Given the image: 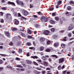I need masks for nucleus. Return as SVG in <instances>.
<instances>
[{
  "mask_svg": "<svg viewBox=\"0 0 74 74\" xmlns=\"http://www.w3.org/2000/svg\"><path fill=\"white\" fill-rule=\"evenodd\" d=\"M6 18L8 20H12V16L11 14L9 13H7L6 14Z\"/></svg>",
  "mask_w": 74,
  "mask_h": 74,
  "instance_id": "nucleus-1",
  "label": "nucleus"
},
{
  "mask_svg": "<svg viewBox=\"0 0 74 74\" xmlns=\"http://www.w3.org/2000/svg\"><path fill=\"white\" fill-rule=\"evenodd\" d=\"M16 2L18 5H20L21 7H23L24 6V4L23 3V2L17 0L16 1Z\"/></svg>",
  "mask_w": 74,
  "mask_h": 74,
  "instance_id": "nucleus-2",
  "label": "nucleus"
},
{
  "mask_svg": "<svg viewBox=\"0 0 74 74\" xmlns=\"http://www.w3.org/2000/svg\"><path fill=\"white\" fill-rule=\"evenodd\" d=\"M74 28V26L73 24H70L68 28V30H71Z\"/></svg>",
  "mask_w": 74,
  "mask_h": 74,
  "instance_id": "nucleus-3",
  "label": "nucleus"
},
{
  "mask_svg": "<svg viewBox=\"0 0 74 74\" xmlns=\"http://www.w3.org/2000/svg\"><path fill=\"white\" fill-rule=\"evenodd\" d=\"M49 31L48 30H45L43 31V34L45 35H46V36H47V35H49Z\"/></svg>",
  "mask_w": 74,
  "mask_h": 74,
  "instance_id": "nucleus-4",
  "label": "nucleus"
},
{
  "mask_svg": "<svg viewBox=\"0 0 74 74\" xmlns=\"http://www.w3.org/2000/svg\"><path fill=\"white\" fill-rule=\"evenodd\" d=\"M23 13L25 16H27V15L29 14V12L25 10H23Z\"/></svg>",
  "mask_w": 74,
  "mask_h": 74,
  "instance_id": "nucleus-5",
  "label": "nucleus"
},
{
  "mask_svg": "<svg viewBox=\"0 0 74 74\" xmlns=\"http://www.w3.org/2000/svg\"><path fill=\"white\" fill-rule=\"evenodd\" d=\"M14 23L15 25H19V21L17 19H15L14 20Z\"/></svg>",
  "mask_w": 74,
  "mask_h": 74,
  "instance_id": "nucleus-6",
  "label": "nucleus"
},
{
  "mask_svg": "<svg viewBox=\"0 0 74 74\" xmlns=\"http://www.w3.org/2000/svg\"><path fill=\"white\" fill-rule=\"evenodd\" d=\"M64 59L62 58L59 60V63H62L63 62H64Z\"/></svg>",
  "mask_w": 74,
  "mask_h": 74,
  "instance_id": "nucleus-7",
  "label": "nucleus"
},
{
  "mask_svg": "<svg viewBox=\"0 0 74 74\" xmlns=\"http://www.w3.org/2000/svg\"><path fill=\"white\" fill-rule=\"evenodd\" d=\"M8 3L9 4H12V5L13 6H14V7H15V3L14 2H11L10 1H9L8 2Z\"/></svg>",
  "mask_w": 74,
  "mask_h": 74,
  "instance_id": "nucleus-8",
  "label": "nucleus"
},
{
  "mask_svg": "<svg viewBox=\"0 0 74 74\" xmlns=\"http://www.w3.org/2000/svg\"><path fill=\"white\" fill-rule=\"evenodd\" d=\"M5 34L9 38H10V33L8 32H5Z\"/></svg>",
  "mask_w": 74,
  "mask_h": 74,
  "instance_id": "nucleus-9",
  "label": "nucleus"
},
{
  "mask_svg": "<svg viewBox=\"0 0 74 74\" xmlns=\"http://www.w3.org/2000/svg\"><path fill=\"white\" fill-rule=\"evenodd\" d=\"M40 40L41 42H43L45 41V39L43 38H40Z\"/></svg>",
  "mask_w": 74,
  "mask_h": 74,
  "instance_id": "nucleus-10",
  "label": "nucleus"
},
{
  "mask_svg": "<svg viewBox=\"0 0 74 74\" xmlns=\"http://www.w3.org/2000/svg\"><path fill=\"white\" fill-rule=\"evenodd\" d=\"M59 44L58 42H56L54 44V45L55 47H58L59 46Z\"/></svg>",
  "mask_w": 74,
  "mask_h": 74,
  "instance_id": "nucleus-11",
  "label": "nucleus"
},
{
  "mask_svg": "<svg viewBox=\"0 0 74 74\" xmlns=\"http://www.w3.org/2000/svg\"><path fill=\"white\" fill-rule=\"evenodd\" d=\"M19 29L21 31H22V32H24L25 31V29L23 28V27L22 26H20Z\"/></svg>",
  "mask_w": 74,
  "mask_h": 74,
  "instance_id": "nucleus-12",
  "label": "nucleus"
},
{
  "mask_svg": "<svg viewBox=\"0 0 74 74\" xmlns=\"http://www.w3.org/2000/svg\"><path fill=\"white\" fill-rule=\"evenodd\" d=\"M26 62L27 64H31L32 63V62L31 60H27Z\"/></svg>",
  "mask_w": 74,
  "mask_h": 74,
  "instance_id": "nucleus-13",
  "label": "nucleus"
},
{
  "mask_svg": "<svg viewBox=\"0 0 74 74\" xmlns=\"http://www.w3.org/2000/svg\"><path fill=\"white\" fill-rule=\"evenodd\" d=\"M27 32L29 34H32V31H31L30 29L29 28H28L27 29Z\"/></svg>",
  "mask_w": 74,
  "mask_h": 74,
  "instance_id": "nucleus-14",
  "label": "nucleus"
},
{
  "mask_svg": "<svg viewBox=\"0 0 74 74\" xmlns=\"http://www.w3.org/2000/svg\"><path fill=\"white\" fill-rule=\"evenodd\" d=\"M31 58L34 59H38V57L36 56H32Z\"/></svg>",
  "mask_w": 74,
  "mask_h": 74,
  "instance_id": "nucleus-15",
  "label": "nucleus"
},
{
  "mask_svg": "<svg viewBox=\"0 0 74 74\" xmlns=\"http://www.w3.org/2000/svg\"><path fill=\"white\" fill-rule=\"evenodd\" d=\"M53 38L54 39H56V38H58V36L56 35H53Z\"/></svg>",
  "mask_w": 74,
  "mask_h": 74,
  "instance_id": "nucleus-16",
  "label": "nucleus"
},
{
  "mask_svg": "<svg viewBox=\"0 0 74 74\" xmlns=\"http://www.w3.org/2000/svg\"><path fill=\"white\" fill-rule=\"evenodd\" d=\"M50 22L51 24H55V21H54L52 20H51L50 21Z\"/></svg>",
  "mask_w": 74,
  "mask_h": 74,
  "instance_id": "nucleus-17",
  "label": "nucleus"
},
{
  "mask_svg": "<svg viewBox=\"0 0 74 74\" xmlns=\"http://www.w3.org/2000/svg\"><path fill=\"white\" fill-rule=\"evenodd\" d=\"M45 18V16H43L42 17L40 18V20L41 21H44Z\"/></svg>",
  "mask_w": 74,
  "mask_h": 74,
  "instance_id": "nucleus-18",
  "label": "nucleus"
},
{
  "mask_svg": "<svg viewBox=\"0 0 74 74\" xmlns=\"http://www.w3.org/2000/svg\"><path fill=\"white\" fill-rule=\"evenodd\" d=\"M44 49V47L42 46H41L40 47V50L41 51H42Z\"/></svg>",
  "mask_w": 74,
  "mask_h": 74,
  "instance_id": "nucleus-19",
  "label": "nucleus"
},
{
  "mask_svg": "<svg viewBox=\"0 0 74 74\" xmlns=\"http://www.w3.org/2000/svg\"><path fill=\"white\" fill-rule=\"evenodd\" d=\"M50 44H51V41L49 40H47V45H49Z\"/></svg>",
  "mask_w": 74,
  "mask_h": 74,
  "instance_id": "nucleus-20",
  "label": "nucleus"
},
{
  "mask_svg": "<svg viewBox=\"0 0 74 74\" xmlns=\"http://www.w3.org/2000/svg\"><path fill=\"white\" fill-rule=\"evenodd\" d=\"M42 59L43 60H44L45 61V60H47V58H45V56H43L42 57Z\"/></svg>",
  "mask_w": 74,
  "mask_h": 74,
  "instance_id": "nucleus-21",
  "label": "nucleus"
},
{
  "mask_svg": "<svg viewBox=\"0 0 74 74\" xmlns=\"http://www.w3.org/2000/svg\"><path fill=\"white\" fill-rule=\"evenodd\" d=\"M20 34H21V36L23 37H25V35L22 32H20Z\"/></svg>",
  "mask_w": 74,
  "mask_h": 74,
  "instance_id": "nucleus-22",
  "label": "nucleus"
},
{
  "mask_svg": "<svg viewBox=\"0 0 74 74\" xmlns=\"http://www.w3.org/2000/svg\"><path fill=\"white\" fill-rule=\"evenodd\" d=\"M20 19L21 20V21H23V20H24V19H25V20H26V19L24 17L22 16L21 18Z\"/></svg>",
  "mask_w": 74,
  "mask_h": 74,
  "instance_id": "nucleus-23",
  "label": "nucleus"
},
{
  "mask_svg": "<svg viewBox=\"0 0 74 74\" xmlns=\"http://www.w3.org/2000/svg\"><path fill=\"white\" fill-rule=\"evenodd\" d=\"M58 68L59 70H61V69H62V66H61V65H59L58 66Z\"/></svg>",
  "mask_w": 74,
  "mask_h": 74,
  "instance_id": "nucleus-24",
  "label": "nucleus"
},
{
  "mask_svg": "<svg viewBox=\"0 0 74 74\" xmlns=\"http://www.w3.org/2000/svg\"><path fill=\"white\" fill-rule=\"evenodd\" d=\"M58 5H60L62 4V1L61 0L59 1L58 3Z\"/></svg>",
  "mask_w": 74,
  "mask_h": 74,
  "instance_id": "nucleus-25",
  "label": "nucleus"
},
{
  "mask_svg": "<svg viewBox=\"0 0 74 74\" xmlns=\"http://www.w3.org/2000/svg\"><path fill=\"white\" fill-rule=\"evenodd\" d=\"M0 55H1V56H4V57H6V56H8L7 55H6L5 54H0Z\"/></svg>",
  "mask_w": 74,
  "mask_h": 74,
  "instance_id": "nucleus-26",
  "label": "nucleus"
},
{
  "mask_svg": "<svg viewBox=\"0 0 74 74\" xmlns=\"http://www.w3.org/2000/svg\"><path fill=\"white\" fill-rule=\"evenodd\" d=\"M55 19L56 21H58V20H59V18L58 17H56L55 18Z\"/></svg>",
  "mask_w": 74,
  "mask_h": 74,
  "instance_id": "nucleus-27",
  "label": "nucleus"
},
{
  "mask_svg": "<svg viewBox=\"0 0 74 74\" xmlns=\"http://www.w3.org/2000/svg\"><path fill=\"white\" fill-rule=\"evenodd\" d=\"M16 67H20V68H22V66L20 65H18L16 66Z\"/></svg>",
  "mask_w": 74,
  "mask_h": 74,
  "instance_id": "nucleus-28",
  "label": "nucleus"
},
{
  "mask_svg": "<svg viewBox=\"0 0 74 74\" xmlns=\"http://www.w3.org/2000/svg\"><path fill=\"white\" fill-rule=\"evenodd\" d=\"M71 6H68L67 7V9L68 10H71Z\"/></svg>",
  "mask_w": 74,
  "mask_h": 74,
  "instance_id": "nucleus-29",
  "label": "nucleus"
},
{
  "mask_svg": "<svg viewBox=\"0 0 74 74\" xmlns=\"http://www.w3.org/2000/svg\"><path fill=\"white\" fill-rule=\"evenodd\" d=\"M43 21L44 22H47L48 21V19H47V18L45 17V18L44 19V20H43Z\"/></svg>",
  "mask_w": 74,
  "mask_h": 74,
  "instance_id": "nucleus-30",
  "label": "nucleus"
},
{
  "mask_svg": "<svg viewBox=\"0 0 74 74\" xmlns=\"http://www.w3.org/2000/svg\"><path fill=\"white\" fill-rule=\"evenodd\" d=\"M51 56L52 57H54V58H58V56L56 55H52Z\"/></svg>",
  "mask_w": 74,
  "mask_h": 74,
  "instance_id": "nucleus-31",
  "label": "nucleus"
},
{
  "mask_svg": "<svg viewBox=\"0 0 74 74\" xmlns=\"http://www.w3.org/2000/svg\"><path fill=\"white\" fill-rule=\"evenodd\" d=\"M61 46L62 48H64V47H65V45L64 44H62L61 45Z\"/></svg>",
  "mask_w": 74,
  "mask_h": 74,
  "instance_id": "nucleus-32",
  "label": "nucleus"
},
{
  "mask_svg": "<svg viewBox=\"0 0 74 74\" xmlns=\"http://www.w3.org/2000/svg\"><path fill=\"white\" fill-rule=\"evenodd\" d=\"M12 31H16V30H17V29L16 28H12Z\"/></svg>",
  "mask_w": 74,
  "mask_h": 74,
  "instance_id": "nucleus-33",
  "label": "nucleus"
},
{
  "mask_svg": "<svg viewBox=\"0 0 74 74\" xmlns=\"http://www.w3.org/2000/svg\"><path fill=\"white\" fill-rule=\"evenodd\" d=\"M51 32H54L55 31V29L54 28H52L51 29Z\"/></svg>",
  "mask_w": 74,
  "mask_h": 74,
  "instance_id": "nucleus-34",
  "label": "nucleus"
},
{
  "mask_svg": "<svg viewBox=\"0 0 74 74\" xmlns=\"http://www.w3.org/2000/svg\"><path fill=\"white\" fill-rule=\"evenodd\" d=\"M65 31L66 30H61L60 31V33H64V32H65Z\"/></svg>",
  "mask_w": 74,
  "mask_h": 74,
  "instance_id": "nucleus-35",
  "label": "nucleus"
},
{
  "mask_svg": "<svg viewBox=\"0 0 74 74\" xmlns=\"http://www.w3.org/2000/svg\"><path fill=\"white\" fill-rule=\"evenodd\" d=\"M34 72L35 73L37 74H40V72H37L36 71H34Z\"/></svg>",
  "mask_w": 74,
  "mask_h": 74,
  "instance_id": "nucleus-36",
  "label": "nucleus"
},
{
  "mask_svg": "<svg viewBox=\"0 0 74 74\" xmlns=\"http://www.w3.org/2000/svg\"><path fill=\"white\" fill-rule=\"evenodd\" d=\"M53 9H54V8H51L49 9V10L50 11H52L53 10Z\"/></svg>",
  "mask_w": 74,
  "mask_h": 74,
  "instance_id": "nucleus-37",
  "label": "nucleus"
},
{
  "mask_svg": "<svg viewBox=\"0 0 74 74\" xmlns=\"http://www.w3.org/2000/svg\"><path fill=\"white\" fill-rule=\"evenodd\" d=\"M29 49H32L33 50H34V49H35V48H34V47H29Z\"/></svg>",
  "mask_w": 74,
  "mask_h": 74,
  "instance_id": "nucleus-38",
  "label": "nucleus"
},
{
  "mask_svg": "<svg viewBox=\"0 0 74 74\" xmlns=\"http://www.w3.org/2000/svg\"><path fill=\"white\" fill-rule=\"evenodd\" d=\"M46 52H50L51 51V49H47L46 50Z\"/></svg>",
  "mask_w": 74,
  "mask_h": 74,
  "instance_id": "nucleus-39",
  "label": "nucleus"
},
{
  "mask_svg": "<svg viewBox=\"0 0 74 74\" xmlns=\"http://www.w3.org/2000/svg\"><path fill=\"white\" fill-rule=\"evenodd\" d=\"M22 50L21 49H19L18 52L19 53H22Z\"/></svg>",
  "mask_w": 74,
  "mask_h": 74,
  "instance_id": "nucleus-40",
  "label": "nucleus"
},
{
  "mask_svg": "<svg viewBox=\"0 0 74 74\" xmlns=\"http://www.w3.org/2000/svg\"><path fill=\"white\" fill-rule=\"evenodd\" d=\"M33 63H34V64H35V65H36V66H38V64L36 62L34 61Z\"/></svg>",
  "mask_w": 74,
  "mask_h": 74,
  "instance_id": "nucleus-41",
  "label": "nucleus"
},
{
  "mask_svg": "<svg viewBox=\"0 0 74 74\" xmlns=\"http://www.w3.org/2000/svg\"><path fill=\"white\" fill-rule=\"evenodd\" d=\"M2 10H6L7 8L5 7H3L2 8Z\"/></svg>",
  "mask_w": 74,
  "mask_h": 74,
  "instance_id": "nucleus-42",
  "label": "nucleus"
},
{
  "mask_svg": "<svg viewBox=\"0 0 74 74\" xmlns=\"http://www.w3.org/2000/svg\"><path fill=\"white\" fill-rule=\"evenodd\" d=\"M27 45H28V46H30V45H31V43L28 42L27 43Z\"/></svg>",
  "mask_w": 74,
  "mask_h": 74,
  "instance_id": "nucleus-43",
  "label": "nucleus"
},
{
  "mask_svg": "<svg viewBox=\"0 0 74 74\" xmlns=\"http://www.w3.org/2000/svg\"><path fill=\"white\" fill-rule=\"evenodd\" d=\"M9 45H13V43H12V42H9Z\"/></svg>",
  "mask_w": 74,
  "mask_h": 74,
  "instance_id": "nucleus-44",
  "label": "nucleus"
},
{
  "mask_svg": "<svg viewBox=\"0 0 74 74\" xmlns=\"http://www.w3.org/2000/svg\"><path fill=\"white\" fill-rule=\"evenodd\" d=\"M44 63L46 66H48V62H47L45 61H44Z\"/></svg>",
  "mask_w": 74,
  "mask_h": 74,
  "instance_id": "nucleus-45",
  "label": "nucleus"
},
{
  "mask_svg": "<svg viewBox=\"0 0 74 74\" xmlns=\"http://www.w3.org/2000/svg\"><path fill=\"white\" fill-rule=\"evenodd\" d=\"M7 68H8V69H11V68H12V67L10 66H7Z\"/></svg>",
  "mask_w": 74,
  "mask_h": 74,
  "instance_id": "nucleus-46",
  "label": "nucleus"
},
{
  "mask_svg": "<svg viewBox=\"0 0 74 74\" xmlns=\"http://www.w3.org/2000/svg\"><path fill=\"white\" fill-rule=\"evenodd\" d=\"M46 73V72H45V71H42V74H45Z\"/></svg>",
  "mask_w": 74,
  "mask_h": 74,
  "instance_id": "nucleus-47",
  "label": "nucleus"
},
{
  "mask_svg": "<svg viewBox=\"0 0 74 74\" xmlns=\"http://www.w3.org/2000/svg\"><path fill=\"white\" fill-rule=\"evenodd\" d=\"M68 36L69 37H71V33H69L68 34Z\"/></svg>",
  "mask_w": 74,
  "mask_h": 74,
  "instance_id": "nucleus-48",
  "label": "nucleus"
},
{
  "mask_svg": "<svg viewBox=\"0 0 74 74\" xmlns=\"http://www.w3.org/2000/svg\"><path fill=\"white\" fill-rule=\"evenodd\" d=\"M70 4H74V2L73 1H70Z\"/></svg>",
  "mask_w": 74,
  "mask_h": 74,
  "instance_id": "nucleus-49",
  "label": "nucleus"
},
{
  "mask_svg": "<svg viewBox=\"0 0 74 74\" xmlns=\"http://www.w3.org/2000/svg\"><path fill=\"white\" fill-rule=\"evenodd\" d=\"M38 15H42V13H41V12H38Z\"/></svg>",
  "mask_w": 74,
  "mask_h": 74,
  "instance_id": "nucleus-50",
  "label": "nucleus"
},
{
  "mask_svg": "<svg viewBox=\"0 0 74 74\" xmlns=\"http://www.w3.org/2000/svg\"><path fill=\"white\" fill-rule=\"evenodd\" d=\"M3 60H0V64H3Z\"/></svg>",
  "mask_w": 74,
  "mask_h": 74,
  "instance_id": "nucleus-51",
  "label": "nucleus"
},
{
  "mask_svg": "<svg viewBox=\"0 0 74 74\" xmlns=\"http://www.w3.org/2000/svg\"><path fill=\"white\" fill-rule=\"evenodd\" d=\"M51 69L49 68H46V70H51Z\"/></svg>",
  "mask_w": 74,
  "mask_h": 74,
  "instance_id": "nucleus-52",
  "label": "nucleus"
},
{
  "mask_svg": "<svg viewBox=\"0 0 74 74\" xmlns=\"http://www.w3.org/2000/svg\"><path fill=\"white\" fill-rule=\"evenodd\" d=\"M14 14L15 16H17V13H14Z\"/></svg>",
  "mask_w": 74,
  "mask_h": 74,
  "instance_id": "nucleus-53",
  "label": "nucleus"
},
{
  "mask_svg": "<svg viewBox=\"0 0 74 74\" xmlns=\"http://www.w3.org/2000/svg\"><path fill=\"white\" fill-rule=\"evenodd\" d=\"M28 38H32V37L30 36H28Z\"/></svg>",
  "mask_w": 74,
  "mask_h": 74,
  "instance_id": "nucleus-54",
  "label": "nucleus"
},
{
  "mask_svg": "<svg viewBox=\"0 0 74 74\" xmlns=\"http://www.w3.org/2000/svg\"><path fill=\"white\" fill-rule=\"evenodd\" d=\"M16 60H21V59L18 58H16Z\"/></svg>",
  "mask_w": 74,
  "mask_h": 74,
  "instance_id": "nucleus-55",
  "label": "nucleus"
},
{
  "mask_svg": "<svg viewBox=\"0 0 74 74\" xmlns=\"http://www.w3.org/2000/svg\"><path fill=\"white\" fill-rule=\"evenodd\" d=\"M3 13L2 12H0V15H1V16H3Z\"/></svg>",
  "mask_w": 74,
  "mask_h": 74,
  "instance_id": "nucleus-56",
  "label": "nucleus"
},
{
  "mask_svg": "<svg viewBox=\"0 0 74 74\" xmlns=\"http://www.w3.org/2000/svg\"><path fill=\"white\" fill-rule=\"evenodd\" d=\"M1 23H3L4 22V20H3V19H1Z\"/></svg>",
  "mask_w": 74,
  "mask_h": 74,
  "instance_id": "nucleus-57",
  "label": "nucleus"
},
{
  "mask_svg": "<svg viewBox=\"0 0 74 74\" xmlns=\"http://www.w3.org/2000/svg\"><path fill=\"white\" fill-rule=\"evenodd\" d=\"M36 69H37V70H41V69L40 68L38 67H37L36 68Z\"/></svg>",
  "mask_w": 74,
  "mask_h": 74,
  "instance_id": "nucleus-58",
  "label": "nucleus"
},
{
  "mask_svg": "<svg viewBox=\"0 0 74 74\" xmlns=\"http://www.w3.org/2000/svg\"><path fill=\"white\" fill-rule=\"evenodd\" d=\"M37 61L38 62H39V63H41V60H37Z\"/></svg>",
  "mask_w": 74,
  "mask_h": 74,
  "instance_id": "nucleus-59",
  "label": "nucleus"
},
{
  "mask_svg": "<svg viewBox=\"0 0 74 74\" xmlns=\"http://www.w3.org/2000/svg\"><path fill=\"white\" fill-rule=\"evenodd\" d=\"M52 16H55V13H52Z\"/></svg>",
  "mask_w": 74,
  "mask_h": 74,
  "instance_id": "nucleus-60",
  "label": "nucleus"
},
{
  "mask_svg": "<svg viewBox=\"0 0 74 74\" xmlns=\"http://www.w3.org/2000/svg\"><path fill=\"white\" fill-rule=\"evenodd\" d=\"M18 17L21 16V14H20V13H18Z\"/></svg>",
  "mask_w": 74,
  "mask_h": 74,
  "instance_id": "nucleus-61",
  "label": "nucleus"
},
{
  "mask_svg": "<svg viewBox=\"0 0 74 74\" xmlns=\"http://www.w3.org/2000/svg\"><path fill=\"white\" fill-rule=\"evenodd\" d=\"M64 68H65V66H64V65H63L61 67L62 69H64Z\"/></svg>",
  "mask_w": 74,
  "mask_h": 74,
  "instance_id": "nucleus-62",
  "label": "nucleus"
},
{
  "mask_svg": "<svg viewBox=\"0 0 74 74\" xmlns=\"http://www.w3.org/2000/svg\"><path fill=\"white\" fill-rule=\"evenodd\" d=\"M26 55L27 56H29V53H28L27 54H26Z\"/></svg>",
  "mask_w": 74,
  "mask_h": 74,
  "instance_id": "nucleus-63",
  "label": "nucleus"
},
{
  "mask_svg": "<svg viewBox=\"0 0 74 74\" xmlns=\"http://www.w3.org/2000/svg\"><path fill=\"white\" fill-rule=\"evenodd\" d=\"M33 16H34V18H37V16H36V15H34Z\"/></svg>",
  "mask_w": 74,
  "mask_h": 74,
  "instance_id": "nucleus-64",
  "label": "nucleus"
}]
</instances>
